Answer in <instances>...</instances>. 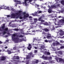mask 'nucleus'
<instances>
[{
    "instance_id": "obj_55",
    "label": "nucleus",
    "mask_w": 64,
    "mask_h": 64,
    "mask_svg": "<svg viewBox=\"0 0 64 64\" xmlns=\"http://www.w3.org/2000/svg\"><path fill=\"white\" fill-rule=\"evenodd\" d=\"M5 49H2V52H4V51H5Z\"/></svg>"
},
{
    "instance_id": "obj_39",
    "label": "nucleus",
    "mask_w": 64,
    "mask_h": 64,
    "mask_svg": "<svg viewBox=\"0 0 64 64\" xmlns=\"http://www.w3.org/2000/svg\"><path fill=\"white\" fill-rule=\"evenodd\" d=\"M41 22H44V20H41Z\"/></svg>"
},
{
    "instance_id": "obj_54",
    "label": "nucleus",
    "mask_w": 64,
    "mask_h": 64,
    "mask_svg": "<svg viewBox=\"0 0 64 64\" xmlns=\"http://www.w3.org/2000/svg\"><path fill=\"white\" fill-rule=\"evenodd\" d=\"M29 18H32V16H30L29 17Z\"/></svg>"
},
{
    "instance_id": "obj_5",
    "label": "nucleus",
    "mask_w": 64,
    "mask_h": 64,
    "mask_svg": "<svg viewBox=\"0 0 64 64\" xmlns=\"http://www.w3.org/2000/svg\"><path fill=\"white\" fill-rule=\"evenodd\" d=\"M64 51H60L58 52L57 53L58 54L60 55H63Z\"/></svg>"
},
{
    "instance_id": "obj_13",
    "label": "nucleus",
    "mask_w": 64,
    "mask_h": 64,
    "mask_svg": "<svg viewBox=\"0 0 64 64\" xmlns=\"http://www.w3.org/2000/svg\"><path fill=\"white\" fill-rule=\"evenodd\" d=\"M44 24L47 26H50V25H51V24L50 23H48L47 22H46Z\"/></svg>"
},
{
    "instance_id": "obj_23",
    "label": "nucleus",
    "mask_w": 64,
    "mask_h": 64,
    "mask_svg": "<svg viewBox=\"0 0 64 64\" xmlns=\"http://www.w3.org/2000/svg\"><path fill=\"white\" fill-rule=\"evenodd\" d=\"M13 30H14V31H19V29L18 28H15L13 29Z\"/></svg>"
},
{
    "instance_id": "obj_26",
    "label": "nucleus",
    "mask_w": 64,
    "mask_h": 64,
    "mask_svg": "<svg viewBox=\"0 0 64 64\" xmlns=\"http://www.w3.org/2000/svg\"><path fill=\"white\" fill-rule=\"evenodd\" d=\"M61 3L62 5H64V0H62L61 1Z\"/></svg>"
},
{
    "instance_id": "obj_62",
    "label": "nucleus",
    "mask_w": 64,
    "mask_h": 64,
    "mask_svg": "<svg viewBox=\"0 0 64 64\" xmlns=\"http://www.w3.org/2000/svg\"><path fill=\"white\" fill-rule=\"evenodd\" d=\"M24 23H23L22 24V25H24Z\"/></svg>"
},
{
    "instance_id": "obj_28",
    "label": "nucleus",
    "mask_w": 64,
    "mask_h": 64,
    "mask_svg": "<svg viewBox=\"0 0 64 64\" xmlns=\"http://www.w3.org/2000/svg\"><path fill=\"white\" fill-rule=\"evenodd\" d=\"M46 53L48 55H50V53L49 52H46Z\"/></svg>"
},
{
    "instance_id": "obj_42",
    "label": "nucleus",
    "mask_w": 64,
    "mask_h": 64,
    "mask_svg": "<svg viewBox=\"0 0 64 64\" xmlns=\"http://www.w3.org/2000/svg\"><path fill=\"white\" fill-rule=\"evenodd\" d=\"M42 13V11H39L38 12V13L40 14V13Z\"/></svg>"
},
{
    "instance_id": "obj_60",
    "label": "nucleus",
    "mask_w": 64,
    "mask_h": 64,
    "mask_svg": "<svg viewBox=\"0 0 64 64\" xmlns=\"http://www.w3.org/2000/svg\"><path fill=\"white\" fill-rule=\"evenodd\" d=\"M2 42H1V41H0V44H2Z\"/></svg>"
},
{
    "instance_id": "obj_38",
    "label": "nucleus",
    "mask_w": 64,
    "mask_h": 64,
    "mask_svg": "<svg viewBox=\"0 0 64 64\" xmlns=\"http://www.w3.org/2000/svg\"><path fill=\"white\" fill-rule=\"evenodd\" d=\"M56 45H59L60 43L59 42H56Z\"/></svg>"
},
{
    "instance_id": "obj_6",
    "label": "nucleus",
    "mask_w": 64,
    "mask_h": 64,
    "mask_svg": "<svg viewBox=\"0 0 64 64\" xmlns=\"http://www.w3.org/2000/svg\"><path fill=\"white\" fill-rule=\"evenodd\" d=\"M6 57L2 56L1 57L0 60L1 61H5L6 60Z\"/></svg>"
},
{
    "instance_id": "obj_20",
    "label": "nucleus",
    "mask_w": 64,
    "mask_h": 64,
    "mask_svg": "<svg viewBox=\"0 0 64 64\" xmlns=\"http://www.w3.org/2000/svg\"><path fill=\"white\" fill-rule=\"evenodd\" d=\"M59 61L60 62H63V60L61 58H59Z\"/></svg>"
},
{
    "instance_id": "obj_48",
    "label": "nucleus",
    "mask_w": 64,
    "mask_h": 64,
    "mask_svg": "<svg viewBox=\"0 0 64 64\" xmlns=\"http://www.w3.org/2000/svg\"><path fill=\"white\" fill-rule=\"evenodd\" d=\"M3 26H4V27H5V24H3Z\"/></svg>"
},
{
    "instance_id": "obj_27",
    "label": "nucleus",
    "mask_w": 64,
    "mask_h": 64,
    "mask_svg": "<svg viewBox=\"0 0 64 64\" xmlns=\"http://www.w3.org/2000/svg\"><path fill=\"white\" fill-rule=\"evenodd\" d=\"M52 45L53 46H56V42H53L52 44Z\"/></svg>"
},
{
    "instance_id": "obj_8",
    "label": "nucleus",
    "mask_w": 64,
    "mask_h": 64,
    "mask_svg": "<svg viewBox=\"0 0 64 64\" xmlns=\"http://www.w3.org/2000/svg\"><path fill=\"white\" fill-rule=\"evenodd\" d=\"M7 52H8V54H11V53H15L16 52H17L16 51L15 52H11V51L9 50H7Z\"/></svg>"
},
{
    "instance_id": "obj_29",
    "label": "nucleus",
    "mask_w": 64,
    "mask_h": 64,
    "mask_svg": "<svg viewBox=\"0 0 64 64\" xmlns=\"http://www.w3.org/2000/svg\"><path fill=\"white\" fill-rule=\"evenodd\" d=\"M64 48V46H62L60 47V49H63Z\"/></svg>"
},
{
    "instance_id": "obj_52",
    "label": "nucleus",
    "mask_w": 64,
    "mask_h": 64,
    "mask_svg": "<svg viewBox=\"0 0 64 64\" xmlns=\"http://www.w3.org/2000/svg\"><path fill=\"white\" fill-rule=\"evenodd\" d=\"M34 48H35V49H37V47H34Z\"/></svg>"
},
{
    "instance_id": "obj_63",
    "label": "nucleus",
    "mask_w": 64,
    "mask_h": 64,
    "mask_svg": "<svg viewBox=\"0 0 64 64\" xmlns=\"http://www.w3.org/2000/svg\"><path fill=\"white\" fill-rule=\"evenodd\" d=\"M50 58L52 59V57H50Z\"/></svg>"
},
{
    "instance_id": "obj_51",
    "label": "nucleus",
    "mask_w": 64,
    "mask_h": 64,
    "mask_svg": "<svg viewBox=\"0 0 64 64\" xmlns=\"http://www.w3.org/2000/svg\"><path fill=\"white\" fill-rule=\"evenodd\" d=\"M39 27L40 28H42V26H41L39 25Z\"/></svg>"
},
{
    "instance_id": "obj_19",
    "label": "nucleus",
    "mask_w": 64,
    "mask_h": 64,
    "mask_svg": "<svg viewBox=\"0 0 64 64\" xmlns=\"http://www.w3.org/2000/svg\"><path fill=\"white\" fill-rule=\"evenodd\" d=\"M16 58H13V60H14L15 59H17V60L20 59L19 58V57L18 56H16Z\"/></svg>"
},
{
    "instance_id": "obj_14",
    "label": "nucleus",
    "mask_w": 64,
    "mask_h": 64,
    "mask_svg": "<svg viewBox=\"0 0 64 64\" xmlns=\"http://www.w3.org/2000/svg\"><path fill=\"white\" fill-rule=\"evenodd\" d=\"M20 14H21L19 16H20V18H19L20 19H23V17L22 16H21V12H20ZM19 16H17V18H19Z\"/></svg>"
},
{
    "instance_id": "obj_45",
    "label": "nucleus",
    "mask_w": 64,
    "mask_h": 64,
    "mask_svg": "<svg viewBox=\"0 0 64 64\" xmlns=\"http://www.w3.org/2000/svg\"><path fill=\"white\" fill-rule=\"evenodd\" d=\"M7 17H10V15H7Z\"/></svg>"
},
{
    "instance_id": "obj_16",
    "label": "nucleus",
    "mask_w": 64,
    "mask_h": 64,
    "mask_svg": "<svg viewBox=\"0 0 64 64\" xmlns=\"http://www.w3.org/2000/svg\"><path fill=\"white\" fill-rule=\"evenodd\" d=\"M45 46H44V45H42L41 46V48H40V50H42V49H44V48H45Z\"/></svg>"
},
{
    "instance_id": "obj_7",
    "label": "nucleus",
    "mask_w": 64,
    "mask_h": 64,
    "mask_svg": "<svg viewBox=\"0 0 64 64\" xmlns=\"http://www.w3.org/2000/svg\"><path fill=\"white\" fill-rule=\"evenodd\" d=\"M16 46V45H15V46L13 48V49H14V50H17L18 51V52H19V51H20V50H18V49L16 50L18 48L17 46Z\"/></svg>"
},
{
    "instance_id": "obj_24",
    "label": "nucleus",
    "mask_w": 64,
    "mask_h": 64,
    "mask_svg": "<svg viewBox=\"0 0 64 64\" xmlns=\"http://www.w3.org/2000/svg\"><path fill=\"white\" fill-rule=\"evenodd\" d=\"M24 37V36L22 35H20L19 36H18V37L19 38H22V37Z\"/></svg>"
},
{
    "instance_id": "obj_1",
    "label": "nucleus",
    "mask_w": 64,
    "mask_h": 64,
    "mask_svg": "<svg viewBox=\"0 0 64 64\" xmlns=\"http://www.w3.org/2000/svg\"><path fill=\"white\" fill-rule=\"evenodd\" d=\"M34 55L33 54V53L30 52L28 54V55H26V60L30 59L31 58V57H34Z\"/></svg>"
},
{
    "instance_id": "obj_56",
    "label": "nucleus",
    "mask_w": 64,
    "mask_h": 64,
    "mask_svg": "<svg viewBox=\"0 0 64 64\" xmlns=\"http://www.w3.org/2000/svg\"><path fill=\"white\" fill-rule=\"evenodd\" d=\"M37 52V50H35V53H36V52Z\"/></svg>"
},
{
    "instance_id": "obj_41",
    "label": "nucleus",
    "mask_w": 64,
    "mask_h": 64,
    "mask_svg": "<svg viewBox=\"0 0 64 64\" xmlns=\"http://www.w3.org/2000/svg\"><path fill=\"white\" fill-rule=\"evenodd\" d=\"M34 21H37V19L36 18L34 19Z\"/></svg>"
},
{
    "instance_id": "obj_49",
    "label": "nucleus",
    "mask_w": 64,
    "mask_h": 64,
    "mask_svg": "<svg viewBox=\"0 0 64 64\" xmlns=\"http://www.w3.org/2000/svg\"><path fill=\"white\" fill-rule=\"evenodd\" d=\"M16 58V56H14L13 57L12 59L13 58Z\"/></svg>"
},
{
    "instance_id": "obj_47",
    "label": "nucleus",
    "mask_w": 64,
    "mask_h": 64,
    "mask_svg": "<svg viewBox=\"0 0 64 64\" xmlns=\"http://www.w3.org/2000/svg\"><path fill=\"white\" fill-rule=\"evenodd\" d=\"M28 1L30 2H32V0H28Z\"/></svg>"
},
{
    "instance_id": "obj_21",
    "label": "nucleus",
    "mask_w": 64,
    "mask_h": 64,
    "mask_svg": "<svg viewBox=\"0 0 64 64\" xmlns=\"http://www.w3.org/2000/svg\"><path fill=\"white\" fill-rule=\"evenodd\" d=\"M44 30L45 32H48L49 31V29L46 28H44Z\"/></svg>"
},
{
    "instance_id": "obj_40",
    "label": "nucleus",
    "mask_w": 64,
    "mask_h": 64,
    "mask_svg": "<svg viewBox=\"0 0 64 64\" xmlns=\"http://www.w3.org/2000/svg\"><path fill=\"white\" fill-rule=\"evenodd\" d=\"M60 43H63V42H64V41H63V40H60Z\"/></svg>"
},
{
    "instance_id": "obj_32",
    "label": "nucleus",
    "mask_w": 64,
    "mask_h": 64,
    "mask_svg": "<svg viewBox=\"0 0 64 64\" xmlns=\"http://www.w3.org/2000/svg\"><path fill=\"white\" fill-rule=\"evenodd\" d=\"M5 26H2L1 28L2 29H4L5 28Z\"/></svg>"
},
{
    "instance_id": "obj_4",
    "label": "nucleus",
    "mask_w": 64,
    "mask_h": 64,
    "mask_svg": "<svg viewBox=\"0 0 64 64\" xmlns=\"http://www.w3.org/2000/svg\"><path fill=\"white\" fill-rule=\"evenodd\" d=\"M13 36L12 37V39L13 41H15L16 40H17L18 41L19 40V38H18L17 37H16V36H17V35L15 34H13Z\"/></svg>"
},
{
    "instance_id": "obj_30",
    "label": "nucleus",
    "mask_w": 64,
    "mask_h": 64,
    "mask_svg": "<svg viewBox=\"0 0 64 64\" xmlns=\"http://www.w3.org/2000/svg\"><path fill=\"white\" fill-rule=\"evenodd\" d=\"M60 36H63V33L61 32L60 33Z\"/></svg>"
},
{
    "instance_id": "obj_35",
    "label": "nucleus",
    "mask_w": 64,
    "mask_h": 64,
    "mask_svg": "<svg viewBox=\"0 0 64 64\" xmlns=\"http://www.w3.org/2000/svg\"><path fill=\"white\" fill-rule=\"evenodd\" d=\"M7 32H6V31H4L3 33V34H6V33Z\"/></svg>"
},
{
    "instance_id": "obj_10",
    "label": "nucleus",
    "mask_w": 64,
    "mask_h": 64,
    "mask_svg": "<svg viewBox=\"0 0 64 64\" xmlns=\"http://www.w3.org/2000/svg\"><path fill=\"white\" fill-rule=\"evenodd\" d=\"M42 58L43 59H44V60H47L48 59V57L47 56H44V55H43L42 57Z\"/></svg>"
},
{
    "instance_id": "obj_2",
    "label": "nucleus",
    "mask_w": 64,
    "mask_h": 64,
    "mask_svg": "<svg viewBox=\"0 0 64 64\" xmlns=\"http://www.w3.org/2000/svg\"><path fill=\"white\" fill-rule=\"evenodd\" d=\"M21 12H22V11L21 10H20L18 11V13H16L15 14H11V16L12 17H15L16 16H16H20V15H21L20 13Z\"/></svg>"
},
{
    "instance_id": "obj_11",
    "label": "nucleus",
    "mask_w": 64,
    "mask_h": 64,
    "mask_svg": "<svg viewBox=\"0 0 64 64\" xmlns=\"http://www.w3.org/2000/svg\"><path fill=\"white\" fill-rule=\"evenodd\" d=\"M0 8V9H7V7L6 6H3Z\"/></svg>"
},
{
    "instance_id": "obj_31",
    "label": "nucleus",
    "mask_w": 64,
    "mask_h": 64,
    "mask_svg": "<svg viewBox=\"0 0 64 64\" xmlns=\"http://www.w3.org/2000/svg\"><path fill=\"white\" fill-rule=\"evenodd\" d=\"M50 63H51V64H52L53 63H54V61H53V60H52L50 62Z\"/></svg>"
},
{
    "instance_id": "obj_44",
    "label": "nucleus",
    "mask_w": 64,
    "mask_h": 64,
    "mask_svg": "<svg viewBox=\"0 0 64 64\" xmlns=\"http://www.w3.org/2000/svg\"><path fill=\"white\" fill-rule=\"evenodd\" d=\"M6 34L8 35H10V33H9V32H6Z\"/></svg>"
},
{
    "instance_id": "obj_43",
    "label": "nucleus",
    "mask_w": 64,
    "mask_h": 64,
    "mask_svg": "<svg viewBox=\"0 0 64 64\" xmlns=\"http://www.w3.org/2000/svg\"><path fill=\"white\" fill-rule=\"evenodd\" d=\"M9 8H9V7H6V9H8V10H9Z\"/></svg>"
},
{
    "instance_id": "obj_57",
    "label": "nucleus",
    "mask_w": 64,
    "mask_h": 64,
    "mask_svg": "<svg viewBox=\"0 0 64 64\" xmlns=\"http://www.w3.org/2000/svg\"><path fill=\"white\" fill-rule=\"evenodd\" d=\"M8 47L7 46H6L5 47V49H7V48H8Z\"/></svg>"
},
{
    "instance_id": "obj_37",
    "label": "nucleus",
    "mask_w": 64,
    "mask_h": 64,
    "mask_svg": "<svg viewBox=\"0 0 64 64\" xmlns=\"http://www.w3.org/2000/svg\"><path fill=\"white\" fill-rule=\"evenodd\" d=\"M22 41H23V40H22V39H20V42H22Z\"/></svg>"
},
{
    "instance_id": "obj_50",
    "label": "nucleus",
    "mask_w": 64,
    "mask_h": 64,
    "mask_svg": "<svg viewBox=\"0 0 64 64\" xmlns=\"http://www.w3.org/2000/svg\"><path fill=\"white\" fill-rule=\"evenodd\" d=\"M32 32H35V31L34 30H32Z\"/></svg>"
},
{
    "instance_id": "obj_25",
    "label": "nucleus",
    "mask_w": 64,
    "mask_h": 64,
    "mask_svg": "<svg viewBox=\"0 0 64 64\" xmlns=\"http://www.w3.org/2000/svg\"><path fill=\"white\" fill-rule=\"evenodd\" d=\"M28 0H25L24 2V4H25V5H26L27 4L26 1H28Z\"/></svg>"
},
{
    "instance_id": "obj_22",
    "label": "nucleus",
    "mask_w": 64,
    "mask_h": 64,
    "mask_svg": "<svg viewBox=\"0 0 64 64\" xmlns=\"http://www.w3.org/2000/svg\"><path fill=\"white\" fill-rule=\"evenodd\" d=\"M4 30V31H6V32H8V28H5Z\"/></svg>"
},
{
    "instance_id": "obj_15",
    "label": "nucleus",
    "mask_w": 64,
    "mask_h": 64,
    "mask_svg": "<svg viewBox=\"0 0 64 64\" xmlns=\"http://www.w3.org/2000/svg\"><path fill=\"white\" fill-rule=\"evenodd\" d=\"M52 12V9L51 8H50L48 10V13H50Z\"/></svg>"
},
{
    "instance_id": "obj_9",
    "label": "nucleus",
    "mask_w": 64,
    "mask_h": 64,
    "mask_svg": "<svg viewBox=\"0 0 64 64\" xmlns=\"http://www.w3.org/2000/svg\"><path fill=\"white\" fill-rule=\"evenodd\" d=\"M32 45L30 44H29L28 45V50H31V48H32Z\"/></svg>"
},
{
    "instance_id": "obj_46",
    "label": "nucleus",
    "mask_w": 64,
    "mask_h": 64,
    "mask_svg": "<svg viewBox=\"0 0 64 64\" xmlns=\"http://www.w3.org/2000/svg\"><path fill=\"white\" fill-rule=\"evenodd\" d=\"M56 60V61H57L58 62V61H59V58H57Z\"/></svg>"
},
{
    "instance_id": "obj_58",
    "label": "nucleus",
    "mask_w": 64,
    "mask_h": 64,
    "mask_svg": "<svg viewBox=\"0 0 64 64\" xmlns=\"http://www.w3.org/2000/svg\"><path fill=\"white\" fill-rule=\"evenodd\" d=\"M39 19H40V20H41V19H42V17H40L39 18Z\"/></svg>"
},
{
    "instance_id": "obj_53",
    "label": "nucleus",
    "mask_w": 64,
    "mask_h": 64,
    "mask_svg": "<svg viewBox=\"0 0 64 64\" xmlns=\"http://www.w3.org/2000/svg\"><path fill=\"white\" fill-rule=\"evenodd\" d=\"M31 24L32 25H33V24H34L35 23L34 22H33V23H31Z\"/></svg>"
},
{
    "instance_id": "obj_17",
    "label": "nucleus",
    "mask_w": 64,
    "mask_h": 64,
    "mask_svg": "<svg viewBox=\"0 0 64 64\" xmlns=\"http://www.w3.org/2000/svg\"><path fill=\"white\" fill-rule=\"evenodd\" d=\"M37 12H34V14H32V15L34 16H37Z\"/></svg>"
},
{
    "instance_id": "obj_33",
    "label": "nucleus",
    "mask_w": 64,
    "mask_h": 64,
    "mask_svg": "<svg viewBox=\"0 0 64 64\" xmlns=\"http://www.w3.org/2000/svg\"><path fill=\"white\" fill-rule=\"evenodd\" d=\"M39 62V61L38 60H37L35 62L36 63V64H37L38 63V62Z\"/></svg>"
},
{
    "instance_id": "obj_18",
    "label": "nucleus",
    "mask_w": 64,
    "mask_h": 64,
    "mask_svg": "<svg viewBox=\"0 0 64 64\" xmlns=\"http://www.w3.org/2000/svg\"><path fill=\"white\" fill-rule=\"evenodd\" d=\"M52 38L51 36L47 35L46 36V38L47 39H51Z\"/></svg>"
},
{
    "instance_id": "obj_12",
    "label": "nucleus",
    "mask_w": 64,
    "mask_h": 64,
    "mask_svg": "<svg viewBox=\"0 0 64 64\" xmlns=\"http://www.w3.org/2000/svg\"><path fill=\"white\" fill-rule=\"evenodd\" d=\"M59 22L61 23L62 24H63L64 23V19H62L61 20H60Z\"/></svg>"
},
{
    "instance_id": "obj_36",
    "label": "nucleus",
    "mask_w": 64,
    "mask_h": 64,
    "mask_svg": "<svg viewBox=\"0 0 64 64\" xmlns=\"http://www.w3.org/2000/svg\"><path fill=\"white\" fill-rule=\"evenodd\" d=\"M45 42H46L47 43L48 42V40H45Z\"/></svg>"
},
{
    "instance_id": "obj_61",
    "label": "nucleus",
    "mask_w": 64,
    "mask_h": 64,
    "mask_svg": "<svg viewBox=\"0 0 64 64\" xmlns=\"http://www.w3.org/2000/svg\"><path fill=\"white\" fill-rule=\"evenodd\" d=\"M6 37H8V35H7L6 36Z\"/></svg>"
},
{
    "instance_id": "obj_34",
    "label": "nucleus",
    "mask_w": 64,
    "mask_h": 64,
    "mask_svg": "<svg viewBox=\"0 0 64 64\" xmlns=\"http://www.w3.org/2000/svg\"><path fill=\"white\" fill-rule=\"evenodd\" d=\"M51 7L52 8H54V7H55V6L52 5V6H51Z\"/></svg>"
},
{
    "instance_id": "obj_59",
    "label": "nucleus",
    "mask_w": 64,
    "mask_h": 64,
    "mask_svg": "<svg viewBox=\"0 0 64 64\" xmlns=\"http://www.w3.org/2000/svg\"><path fill=\"white\" fill-rule=\"evenodd\" d=\"M6 42H9V40H6Z\"/></svg>"
},
{
    "instance_id": "obj_3",
    "label": "nucleus",
    "mask_w": 64,
    "mask_h": 64,
    "mask_svg": "<svg viewBox=\"0 0 64 64\" xmlns=\"http://www.w3.org/2000/svg\"><path fill=\"white\" fill-rule=\"evenodd\" d=\"M21 14H22V15H24L23 18H28L29 16V15L28 14H26V12H22Z\"/></svg>"
},
{
    "instance_id": "obj_64",
    "label": "nucleus",
    "mask_w": 64,
    "mask_h": 64,
    "mask_svg": "<svg viewBox=\"0 0 64 64\" xmlns=\"http://www.w3.org/2000/svg\"><path fill=\"white\" fill-rule=\"evenodd\" d=\"M46 37H44V39H46Z\"/></svg>"
}]
</instances>
